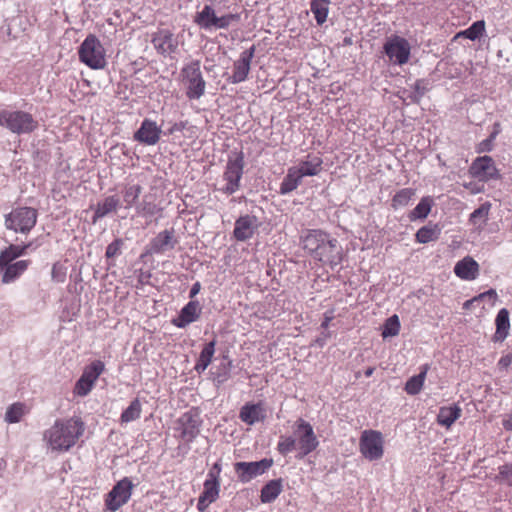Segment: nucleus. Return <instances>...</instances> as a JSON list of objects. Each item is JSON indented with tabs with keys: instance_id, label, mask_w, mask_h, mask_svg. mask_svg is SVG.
<instances>
[{
	"instance_id": "f257e3e1",
	"label": "nucleus",
	"mask_w": 512,
	"mask_h": 512,
	"mask_svg": "<svg viewBox=\"0 0 512 512\" xmlns=\"http://www.w3.org/2000/svg\"><path fill=\"white\" fill-rule=\"evenodd\" d=\"M85 432V423L78 416L57 419L44 432V441L53 452H68L74 447Z\"/></svg>"
},
{
	"instance_id": "f03ea898",
	"label": "nucleus",
	"mask_w": 512,
	"mask_h": 512,
	"mask_svg": "<svg viewBox=\"0 0 512 512\" xmlns=\"http://www.w3.org/2000/svg\"><path fill=\"white\" fill-rule=\"evenodd\" d=\"M0 126L20 135L33 132L38 127V122L28 112L5 109L0 111Z\"/></svg>"
},
{
	"instance_id": "7ed1b4c3",
	"label": "nucleus",
	"mask_w": 512,
	"mask_h": 512,
	"mask_svg": "<svg viewBox=\"0 0 512 512\" xmlns=\"http://www.w3.org/2000/svg\"><path fill=\"white\" fill-rule=\"evenodd\" d=\"M79 59L91 69H103L106 64V52L100 40L93 34L88 35L81 43Z\"/></svg>"
},
{
	"instance_id": "20e7f679",
	"label": "nucleus",
	"mask_w": 512,
	"mask_h": 512,
	"mask_svg": "<svg viewBox=\"0 0 512 512\" xmlns=\"http://www.w3.org/2000/svg\"><path fill=\"white\" fill-rule=\"evenodd\" d=\"M180 75L185 86V94L188 99L196 100L205 94L206 82L200 69L199 60H193L186 64L181 69Z\"/></svg>"
},
{
	"instance_id": "39448f33",
	"label": "nucleus",
	"mask_w": 512,
	"mask_h": 512,
	"mask_svg": "<svg viewBox=\"0 0 512 512\" xmlns=\"http://www.w3.org/2000/svg\"><path fill=\"white\" fill-rule=\"evenodd\" d=\"M6 229L15 233L28 234L36 225L38 212L32 207H17L5 215Z\"/></svg>"
},
{
	"instance_id": "423d86ee",
	"label": "nucleus",
	"mask_w": 512,
	"mask_h": 512,
	"mask_svg": "<svg viewBox=\"0 0 512 512\" xmlns=\"http://www.w3.org/2000/svg\"><path fill=\"white\" fill-rule=\"evenodd\" d=\"M244 155L242 152L235 153L234 157H229L224 172V180L227 182L222 189L224 193L231 195L240 187V179L243 175Z\"/></svg>"
},
{
	"instance_id": "0eeeda50",
	"label": "nucleus",
	"mask_w": 512,
	"mask_h": 512,
	"mask_svg": "<svg viewBox=\"0 0 512 512\" xmlns=\"http://www.w3.org/2000/svg\"><path fill=\"white\" fill-rule=\"evenodd\" d=\"M296 426V446L299 450V458H304L318 447L319 441L310 423L299 419Z\"/></svg>"
},
{
	"instance_id": "6e6552de",
	"label": "nucleus",
	"mask_w": 512,
	"mask_h": 512,
	"mask_svg": "<svg viewBox=\"0 0 512 512\" xmlns=\"http://www.w3.org/2000/svg\"><path fill=\"white\" fill-rule=\"evenodd\" d=\"M359 446L362 455L370 461L383 456V438L379 431L365 430L360 437Z\"/></svg>"
},
{
	"instance_id": "1a4fd4ad",
	"label": "nucleus",
	"mask_w": 512,
	"mask_h": 512,
	"mask_svg": "<svg viewBox=\"0 0 512 512\" xmlns=\"http://www.w3.org/2000/svg\"><path fill=\"white\" fill-rule=\"evenodd\" d=\"M272 465V458H263L255 462H236L234 464V470L238 480L242 483H247L253 478L264 474Z\"/></svg>"
},
{
	"instance_id": "9d476101",
	"label": "nucleus",
	"mask_w": 512,
	"mask_h": 512,
	"mask_svg": "<svg viewBox=\"0 0 512 512\" xmlns=\"http://www.w3.org/2000/svg\"><path fill=\"white\" fill-rule=\"evenodd\" d=\"M31 260L8 261L0 259V279L2 284H12L28 270Z\"/></svg>"
},
{
	"instance_id": "9b49d317",
	"label": "nucleus",
	"mask_w": 512,
	"mask_h": 512,
	"mask_svg": "<svg viewBox=\"0 0 512 512\" xmlns=\"http://www.w3.org/2000/svg\"><path fill=\"white\" fill-rule=\"evenodd\" d=\"M180 439L185 443L192 442L200 432L201 420L196 411L185 412L177 421Z\"/></svg>"
},
{
	"instance_id": "f8f14e48",
	"label": "nucleus",
	"mask_w": 512,
	"mask_h": 512,
	"mask_svg": "<svg viewBox=\"0 0 512 512\" xmlns=\"http://www.w3.org/2000/svg\"><path fill=\"white\" fill-rule=\"evenodd\" d=\"M314 259L324 264H329L333 268L342 261V248L336 239L330 238L327 234Z\"/></svg>"
},
{
	"instance_id": "ddd939ff",
	"label": "nucleus",
	"mask_w": 512,
	"mask_h": 512,
	"mask_svg": "<svg viewBox=\"0 0 512 512\" xmlns=\"http://www.w3.org/2000/svg\"><path fill=\"white\" fill-rule=\"evenodd\" d=\"M384 51L391 61L402 65L409 59L410 46L406 39L395 37L385 43Z\"/></svg>"
},
{
	"instance_id": "4468645a",
	"label": "nucleus",
	"mask_w": 512,
	"mask_h": 512,
	"mask_svg": "<svg viewBox=\"0 0 512 512\" xmlns=\"http://www.w3.org/2000/svg\"><path fill=\"white\" fill-rule=\"evenodd\" d=\"M151 42L157 52L163 56L174 53L178 47V41L173 32L168 29H159L152 35Z\"/></svg>"
},
{
	"instance_id": "2eb2a0df",
	"label": "nucleus",
	"mask_w": 512,
	"mask_h": 512,
	"mask_svg": "<svg viewBox=\"0 0 512 512\" xmlns=\"http://www.w3.org/2000/svg\"><path fill=\"white\" fill-rule=\"evenodd\" d=\"M255 54V46L252 45L240 54V58L234 62L233 74L229 81L233 84L243 82L247 79L250 71L251 61Z\"/></svg>"
},
{
	"instance_id": "dca6fc26",
	"label": "nucleus",
	"mask_w": 512,
	"mask_h": 512,
	"mask_svg": "<svg viewBox=\"0 0 512 512\" xmlns=\"http://www.w3.org/2000/svg\"><path fill=\"white\" fill-rule=\"evenodd\" d=\"M470 172L473 176L483 180L498 178V170L490 156L476 158L470 167Z\"/></svg>"
},
{
	"instance_id": "f3484780",
	"label": "nucleus",
	"mask_w": 512,
	"mask_h": 512,
	"mask_svg": "<svg viewBox=\"0 0 512 512\" xmlns=\"http://www.w3.org/2000/svg\"><path fill=\"white\" fill-rule=\"evenodd\" d=\"M128 501V478L124 477L107 494L105 504L108 510L114 512Z\"/></svg>"
},
{
	"instance_id": "a211bd4d",
	"label": "nucleus",
	"mask_w": 512,
	"mask_h": 512,
	"mask_svg": "<svg viewBox=\"0 0 512 512\" xmlns=\"http://www.w3.org/2000/svg\"><path fill=\"white\" fill-rule=\"evenodd\" d=\"M257 218L252 215H244L235 221L233 235L237 241L250 239L257 229Z\"/></svg>"
},
{
	"instance_id": "6ab92c4d",
	"label": "nucleus",
	"mask_w": 512,
	"mask_h": 512,
	"mask_svg": "<svg viewBox=\"0 0 512 512\" xmlns=\"http://www.w3.org/2000/svg\"><path fill=\"white\" fill-rule=\"evenodd\" d=\"M161 130L155 122L145 119L135 132L134 139L146 145H155L160 139Z\"/></svg>"
},
{
	"instance_id": "aec40b11",
	"label": "nucleus",
	"mask_w": 512,
	"mask_h": 512,
	"mask_svg": "<svg viewBox=\"0 0 512 512\" xmlns=\"http://www.w3.org/2000/svg\"><path fill=\"white\" fill-rule=\"evenodd\" d=\"M201 308L198 301L188 302L180 311L178 317L172 320V324L178 328H185L199 319Z\"/></svg>"
},
{
	"instance_id": "412c9836",
	"label": "nucleus",
	"mask_w": 512,
	"mask_h": 512,
	"mask_svg": "<svg viewBox=\"0 0 512 512\" xmlns=\"http://www.w3.org/2000/svg\"><path fill=\"white\" fill-rule=\"evenodd\" d=\"M242 422L253 425L257 422L264 421L266 418V409L262 403H246L239 413Z\"/></svg>"
},
{
	"instance_id": "4be33fe9",
	"label": "nucleus",
	"mask_w": 512,
	"mask_h": 512,
	"mask_svg": "<svg viewBox=\"0 0 512 512\" xmlns=\"http://www.w3.org/2000/svg\"><path fill=\"white\" fill-rule=\"evenodd\" d=\"M176 241L173 239V231L164 230L160 232L150 243L148 252L151 254L163 253L173 249Z\"/></svg>"
},
{
	"instance_id": "5701e85b",
	"label": "nucleus",
	"mask_w": 512,
	"mask_h": 512,
	"mask_svg": "<svg viewBox=\"0 0 512 512\" xmlns=\"http://www.w3.org/2000/svg\"><path fill=\"white\" fill-rule=\"evenodd\" d=\"M478 272V263L469 256L458 261L454 267V273L456 274V276L464 280L476 279Z\"/></svg>"
},
{
	"instance_id": "b1692460",
	"label": "nucleus",
	"mask_w": 512,
	"mask_h": 512,
	"mask_svg": "<svg viewBox=\"0 0 512 512\" xmlns=\"http://www.w3.org/2000/svg\"><path fill=\"white\" fill-rule=\"evenodd\" d=\"M495 324L496 331L493 336V340L495 342H502L507 338L510 329L509 312L506 308H502L498 312L495 319Z\"/></svg>"
},
{
	"instance_id": "393cba45",
	"label": "nucleus",
	"mask_w": 512,
	"mask_h": 512,
	"mask_svg": "<svg viewBox=\"0 0 512 512\" xmlns=\"http://www.w3.org/2000/svg\"><path fill=\"white\" fill-rule=\"evenodd\" d=\"M327 233L321 230H312L303 238V248L314 258L321 244L326 239Z\"/></svg>"
},
{
	"instance_id": "a878e982",
	"label": "nucleus",
	"mask_w": 512,
	"mask_h": 512,
	"mask_svg": "<svg viewBox=\"0 0 512 512\" xmlns=\"http://www.w3.org/2000/svg\"><path fill=\"white\" fill-rule=\"evenodd\" d=\"M461 415V408L458 405L443 406L439 409L437 422L441 426L449 428Z\"/></svg>"
},
{
	"instance_id": "bb28decb",
	"label": "nucleus",
	"mask_w": 512,
	"mask_h": 512,
	"mask_svg": "<svg viewBox=\"0 0 512 512\" xmlns=\"http://www.w3.org/2000/svg\"><path fill=\"white\" fill-rule=\"evenodd\" d=\"M301 180L302 177L299 174V171L296 170V167L289 168L286 176L283 178L280 184L279 193L281 195H286L294 191L300 185Z\"/></svg>"
},
{
	"instance_id": "cd10ccee",
	"label": "nucleus",
	"mask_w": 512,
	"mask_h": 512,
	"mask_svg": "<svg viewBox=\"0 0 512 512\" xmlns=\"http://www.w3.org/2000/svg\"><path fill=\"white\" fill-rule=\"evenodd\" d=\"M322 163L323 161L320 157L309 155L306 160L299 163L296 170L299 171L302 178L304 176H315L320 172Z\"/></svg>"
},
{
	"instance_id": "c85d7f7f",
	"label": "nucleus",
	"mask_w": 512,
	"mask_h": 512,
	"mask_svg": "<svg viewBox=\"0 0 512 512\" xmlns=\"http://www.w3.org/2000/svg\"><path fill=\"white\" fill-rule=\"evenodd\" d=\"M282 491V480L275 479L269 481L261 489L260 499L262 503L273 502Z\"/></svg>"
},
{
	"instance_id": "c756f323",
	"label": "nucleus",
	"mask_w": 512,
	"mask_h": 512,
	"mask_svg": "<svg viewBox=\"0 0 512 512\" xmlns=\"http://www.w3.org/2000/svg\"><path fill=\"white\" fill-rule=\"evenodd\" d=\"M32 246V241L23 245L10 244L0 252V259L17 261L19 257L25 256Z\"/></svg>"
},
{
	"instance_id": "7c9ffc66",
	"label": "nucleus",
	"mask_w": 512,
	"mask_h": 512,
	"mask_svg": "<svg viewBox=\"0 0 512 512\" xmlns=\"http://www.w3.org/2000/svg\"><path fill=\"white\" fill-rule=\"evenodd\" d=\"M215 345L216 341L212 340L209 343L205 344V346L203 347L199 355L198 361L195 365V370L198 373L204 372L211 363L213 355L215 353Z\"/></svg>"
},
{
	"instance_id": "2f4dec72",
	"label": "nucleus",
	"mask_w": 512,
	"mask_h": 512,
	"mask_svg": "<svg viewBox=\"0 0 512 512\" xmlns=\"http://www.w3.org/2000/svg\"><path fill=\"white\" fill-rule=\"evenodd\" d=\"M118 204L119 199L116 196H109L102 202L98 203L93 216V222H96L98 219L103 218L109 213L115 211Z\"/></svg>"
},
{
	"instance_id": "473e14b6",
	"label": "nucleus",
	"mask_w": 512,
	"mask_h": 512,
	"mask_svg": "<svg viewBox=\"0 0 512 512\" xmlns=\"http://www.w3.org/2000/svg\"><path fill=\"white\" fill-rule=\"evenodd\" d=\"M329 4L330 0H311L310 9L318 25H322L327 20Z\"/></svg>"
},
{
	"instance_id": "72a5a7b5",
	"label": "nucleus",
	"mask_w": 512,
	"mask_h": 512,
	"mask_svg": "<svg viewBox=\"0 0 512 512\" xmlns=\"http://www.w3.org/2000/svg\"><path fill=\"white\" fill-rule=\"evenodd\" d=\"M427 370L428 367L424 366L419 374L414 375L408 379V381L405 384V391L407 392V394L417 395L422 390Z\"/></svg>"
},
{
	"instance_id": "f704fd0d",
	"label": "nucleus",
	"mask_w": 512,
	"mask_h": 512,
	"mask_svg": "<svg viewBox=\"0 0 512 512\" xmlns=\"http://www.w3.org/2000/svg\"><path fill=\"white\" fill-rule=\"evenodd\" d=\"M216 17L214 9L209 5H205L202 11L196 14L194 21L200 27L210 29L214 27V19H216Z\"/></svg>"
},
{
	"instance_id": "c9c22d12",
	"label": "nucleus",
	"mask_w": 512,
	"mask_h": 512,
	"mask_svg": "<svg viewBox=\"0 0 512 512\" xmlns=\"http://www.w3.org/2000/svg\"><path fill=\"white\" fill-rule=\"evenodd\" d=\"M412 89V91L408 92L406 99L411 103H419L425 93L429 90L428 82L424 79H419L412 85Z\"/></svg>"
},
{
	"instance_id": "e433bc0d",
	"label": "nucleus",
	"mask_w": 512,
	"mask_h": 512,
	"mask_svg": "<svg viewBox=\"0 0 512 512\" xmlns=\"http://www.w3.org/2000/svg\"><path fill=\"white\" fill-rule=\"evenodd\" d=\"M103 370H104L103 362L96 360L84 369L81 377L94 385L96 380L99 378V376L103 372Z\"/></svg>"
},
{
	"instance_id": "4c0bfd02",
	"label": "nucleus",
	"mask_w": 512,
	"mask_h": 512,
	"mask_svg": "<svg viewBox=\"0 0 512 512\" xmlns=\"http://www.w3.org/2000/svg\"><path fill=\"white\" fill-rule=\"evenodd\" d=\"M415 195V190L412 188H403L399 190L392 198L391 206L394 209L408 205L412 197Z\"/></svg>"
},
{
	"instance_id": "58836bf2",
	"label": "nucleus",
	"mask_w": 512,
	"mask_h": 512,
	"mask_svg": "<svg viewBox=\"0 0 512 512\" xmlns=\"http://www.w3.org/2000/svg\"><path fill=\"white\" fill-rule=\"evenodd\" d=\"M485 31V22L479 20L474 22L469 28L457 34V37H464L472 41L479 39Z\"/></svg>"
},
{
	"instance_id": "ea45409f",
	"label": "nucleus",
	"mask_w": 512,
	"mask_h": 512,
	"mask_svg": "<svg viewBox=\"0 0 512 512\" xmlns=\"http://www.w3.org/2000/svg\"><path fill=\"white\" fill-rule=\"evenodd\" d=\"M415 236L417 242L425 244L438 239L439 229L437 226H424L417 231Z\"/></svg>"
},
{
	"instance_id": "a19ab883",
	"label": "nucleus",
	"mask_w": 512,
	"mask_h": 512,
	"mask_svg": "<svg viewBox=\"0 0 512 512\" xmlns=\"http://www.w3.org/2000/svg\"><path fill=\"white\" fill-rule=\"evenodd\" d=\"M431 210V199L429 197H424L420 200V202L416 205V207L411 211L410 218L414 219H424L428 216Z\"/></svg>"
},
{
	"instance_id": "79ce46f5",
	"label": "nucleus",
	"mask_w": 512,
	"mask_h": 512,
	"mask_svg": "<svg viewBox=\"0 0 512 512\" xmlns=\"http://www.w3.org/2000/svg\"><path fill=\"white\" fill-rule=\"evenodd\" d=\"M400 331V321L397 315H392L391 317L387 318L382 330V337H393L399 334Z\"/></svg>"
},
{
	"instance_id": "37998d69",
	"label": "nucleus",
	"mask_w": 512,
	"mask_h": 512,
	"mask_svg": "<svg viewBox=\"0 0 512 512\" xmlns=\"http://www.w3.org/2000/svg\"><path fill=\"white\" fill-rule=\"evenodd\" d=\"M220 481H213L206 479L203 484V491L201 495L215 502L219 497Z\"/></svg>"
},
{
	"instance_id": "c03bdc74",
	"label": "nucleus",
	"mask_w": 512,
	"mask_h": 512,
	"mask_svg": "<svg viewBox=\"0 0 512 512\" xmlns=\"http://www.w3.org/2000/svg\"><path fill=\"white\" fill-rule=\"evenodd\" d=\"M24 405L21 403L12 404L6 411L5 421L8 423H17L24 415Z\"/></svg>"
},
{
	"instance_id": "a18cd8bd",
	"label": "nucleus",
	"mask_w": 512,
	"mask_h": 512,
	"mask_svg": "<svg viewBox=\"0 0 512 512\" xmlns=\"http://www.w3.org/2000/svg\"><path fill=\"white\" fill-rule=\"evenodd\" d=\"M498 470L499 472L495 479L500 483H504L512 487V462L501 465Z\"/></svg>"
},
{
	"instance_id": "49530a36",
	"label": "nucleus",
	"mask_w": 512,
	"mask_h": 512,
	"mask_svg": "<svg viewBox=\"0 0 512 512\" xmlns=\"http://www.w3.org/2000/svg\"><path fill=\"white\" fill-rule=\"evenodd\" d=\"M490 205L488 203L482 204L479 208L475 209L470 215V222L474 225L478 224V221L484 223L489 214Z\"/></svg>"
},
{
	"instance_id": "de8ad7c7",
	"label": "nucleus",
	"mask_w": 512,
	"mask_h": 512,
	"mask_svg": "<svg viewBox=\"0 0 512 512\" xmlns=\"http://www.w3.org/2000/svg\"><path fill=\"white\" fill-rule=\"evenodd\" d=\"M295 448H297L296 439L291 436L281 437V439L277 445V450L282 455L288 454L289 452L293 451Z\"/></svg>"
},
{
	"instance_id": "09e8293b",
	"label": "nucleus",
	"mask_w": 512,
	"mask_h": 512,
	"mask_svg": "<svg viewBox=\"0 0 512 512\" xmlns=\"http://www.w3.org/2000/svg\"><path fill=\"white\" fill-rule=\"evenodd\" d=\"M239 19V14H226L221 17H216V19H214V28L226 29L232 22H237Z\"/></svg>"
},
{
	"instance_id": "8fccbe9b",
	"label": "nucleus",
	"mask_w": 512,
	"mask_h": 512,
	"mask_svg": "<svg viewBox=\"0 0 512 512\" xmlns=\"http://www.w3.org/2000/svg\"><path fill=\"white\" fill-rule=\"evenodd\" d=\"M93 386L94 385L92 383H90L89 381L80 377L75 384L74 394L78 395L80 397H84L89 394V392L92 390Z\"/></svg>"
},
{
	"instance_id": "3c124183",
	"label": "nucleus",
	"mask_w": 512,
	"mask_h": 512,
	"mask_svg": "<svg viewBox=\"0 0 512 512\" xmlns=\"http://www.w3.org/2000/svg\"><path fill=\"white\" fill-rule=\"evenodd\" d=\"M221 470V464L219 462L214 463L208 472L207 479L213 481H220Z\"/></svg>"
},
{
	"instance_id": "603ef678",
	"label": "nucleus",
	"mask_w": 512,
	"mask_h": 512,
	"mask_svg": "<svg viewBox=\"0 0 512 512\" xmlns=\"http://www.w3.org/2000/svg\"><path fill=\"white\" fill-rule=\"evenodd\" d=\"M141 406L138 399L130 403V421L140 417Z\"/></svg>"
},
{
	"instance_id": "864d4df0",
	"label": "nucleus",
	"mask_w": 512,
	"mask_h": 512,
	"mask_svg": "<svg viewBox=\"0 0 512 512\" xmlns=\"http://www.w3.org/2000/svg\"><path fill=\"white\" fill-rule=\"evenodd\" d=\"M493 149V143L491 142V139H485L481 141L477 146V152L483 153V152H490Z\"/></svg>"
},
{
	"instance_id": "5fc2aeb1",
	"label": "nucleus",
	"mask_w": 512,
	"mask_h": 512,
	"mask_svg": "<svg viewBox=\"0 0 512 512\" xmlns=\"http://www.w3.org/2000/svg\"><path fill=\"white\" fill-rule=\"evenodd\" d=\"M485 298H488L492 304L495 302L497 298V293L494 289H490L484 293L479 294L478 296H475V300H483Z\"/></svg>"
},
{
	"instance_id": "6e6d98bb",
	"label": "nucleus",
	"mask_w": 512,
	"mask_h": 512,
	"mask_svg": "<svg viewBox=\"0 0 512 512\" xmlns=\"http://www.w3.org/2000/svg\"><path fill=\"white\" fill-rule=\"evenodd\" d=\"M512 363V353L504 355L498 361V367L500 369H507Z\"/></svg>"
},
{
	"instance_id": "4d7b16f0",
	"label": "nucleus",
	"mask_w": 512,
	"mask_h": 512,
	"mask_svg": "<svg viewBox=\"0 0 512 512\" xmlns=\"http://www.w3.org/2000/svg\"><path fill=\"white\" fill-rule=\"evenodd\" d=\"M211 503H213V501H210V499H207L203 495H200L197 503V509L200 512H204Z\"/></svg>"
},
{
	"instance_id": "13d9d810",
	"label": "nucleus",
	"mask_w": 512,
	"mask_h": 512,
	"mask_svg": "<svg viewBox=\"0 0 512 512\" xmlns=\"http://www.w3.org/2000/svg\"><path fill=\"white\" fill-rule=\"evenodd\" d=\"M119 242L115 241L113 243H111L110 245H108L107 249H106V256L108 258H111V257H114L118 251H119Z\"/></svg>"
},
{
	"instance_id": "bf43d9fd",
	"label": "nucleus",
	"mask_w": 512,
	"mask_h": 512,
	"mask_svg": "<svg viewBox=\"0 0 512 512\" xmlns=\"http://www.w3.org/2000/svg\"><path fill=\"white\" fill-rule=\"evenodd\" d=\"M503 428L507 431H512V412L506 414L502 420Z\"/></svg>"
},
{
	"instance_id": "052dcab7",
	"label": "nucleus",
	"mask_w": 512,
	"mask_h": 512,
	"mask_svg": "<svg viewBox=\"0 0 512 512\" xmlns=\"http://www.w3.org/2000/svg\"><path fill=\"white\" fill-rule=\"evenodd\" d=\"M155 210V206L152 204H147L143 207L142 211L144 214L153 215Z\"/></svg>"
},
{
	"instance_id": "680f3d73",
	"label": "nucleus",
	"mask_w": 512,
	"mask_h": 512,
	"mask_svg": "<svg viewBox=\"0 0 512 512\" xmlns=\"http://www.w3.org/2000/svg\"><path fill=\"white\" fill-rule=\"evenodd\" d=\"M332 319H333L332 315L325 314L324 320L321 323V327L324 329H327Z\"/></svg>"
},
{
	"instance_id": "e2e57ef3",
	"label": "nucleus",
	"mask_w": 512,
	"mask_h": 512,
	"mask_svg": "<svg viewBox=\"0 0 512 512\" xmlns=\"http://www.w3.org/2000/svg\"><path fill=\"white\" fill-rule=\"evenodd\" d=\"M199 289H200V284L195 283L190 290V297H194L199 292Z\"/></svg>"
},
{
	"instance_id": "0e129e2a",
	"label": "nucleus",
	"mask_w": 512,
	"mask_h": 512,
	"mask_svg": "<svg viewBox=\"0 0 512 512\" xmlns=\"http://www.w3.org/2000/svg\"><path fill=\"white\" fill-rule=\"evenodd\" d=\"M479 300H475V297L470 299V300H467L464 304H463V308L464 309H469L471 307V305L475 302H478Z\"/></svg>"
},
{
	"instance_id": "69168bd1",
	"label": "nucleus",
	"mask_w": 512,
	"mask_h": 512,
	"mask_svg": "<svg viewBox=\"0 0 512 512\" xmlns=\"http://www.w3.org/2000/svg\"><path fill=\"white\" fill-rule=\"evenodd\" d=\"M121 420L122 422H128V408L122 411Z\"/></svg>"
},
{
	"instance_id": "338daca9",
	"label": "nucleus",
	"mask_w": 512,
	"mask_h": 512,
	"mask_svg": "<svg viewBox=\"0 0 512 512\" xmlns=\"http://www.w3.org/2000/svg\"><path fill=\"white\" fill-rule=\"evenodd\" d=\"M374 370H375V368H374V367H369V368H367V369L365 370L364 375H365L366 377H370V376H372V374H373Z\"/></svg>"
},
{
	"instance_id": "774afa93",
	"label": "nucleus",
	"mask_w": 512,
	"mask_h": 512,
	"mask_svg": "<svg viewBox=\"0 0 512 512\" xmlns=\"http://www.w3.org/2000/svg\"><path fill=\"white\" fill-rule=\"evenodd\" d=\"M497 134H498V132L494 131L493 133H491V135L488 137V139H491V142L493 143V141L496 138Z\"/></svg>"
}]
</instances>
